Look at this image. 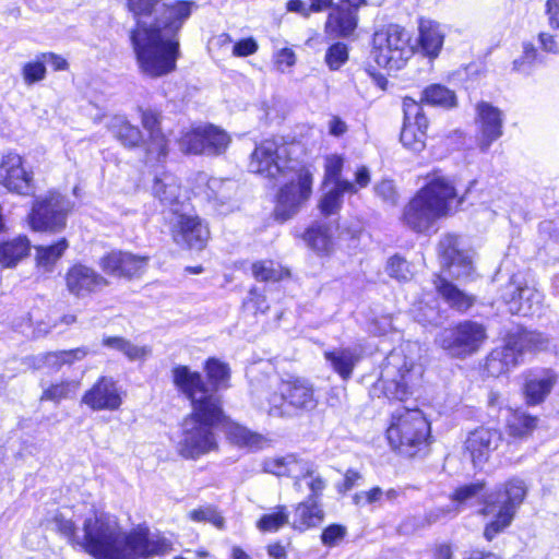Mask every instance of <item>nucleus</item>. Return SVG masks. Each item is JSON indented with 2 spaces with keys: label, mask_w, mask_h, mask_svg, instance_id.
Here are the masks:
<instances>
[{
  "label": "nucleus",
  "mask_w": 559,
  "mask_h": 559,
  "mask_svg": "<svg viewBox=\"0 0 559 559\" xmlns=\"http://www.w3.org/2000/svg\"><path fill=\"white\" fill-rule=\"evenodd\" d=\"M128 0V8L136 19L130 39L141 73L150 78L167 75L176 69L179 58L178 34L190 17L195 3L175 0Z\"/></svg>",
  "instance_id": "obj_1"
},
{
  "label": "nucleus",
  "mask_w": 559,
  "mask_h": 559,
  "mask_svg": "<svg viewBox=\"0 0 559 559\" xmlns=\"http://www.w3.org/2000/svg\"><path fill=\"white\" fill-rule=\"evenodd\" d=\"M58 531L71 543L96 559H148L173 551V543L146 530L124 532L114 516L95 514L84 521L83 536L75 535V525L62 514L55 516Z\"/></svg>",
  "instance_id": "obj_2"
},
{
  "label": "nucleus",
  "mask_w": 559,
  "mask_h": 559,
  "mask_svg": "<svg viewBox=\"0 0 559 559\" xmlns=\"http://www.w3.org/2000/svg\"><path fill=\"white\" fill-rule=\"evenodd\" d=\"M452 181L443 176H435L405 205L402 222L416 233L428 231L435 223L453 211L462 200L456 199Z\"/></svg>",
  "instance_id": "obj_3"
},
{
  "label": "nucleus",
  "mask_w": 559,
  "mask_h": 559,
  "mask_svg": "<svg viewBox=\"0 0 559 559\" xmlns=\"http://www.w3.org/2000/svg\"><path fill=\"white\" fill-rule=\"evenodd\" d=\"M412 344L394 348L385 357L374 391H381L388 399L404 401L414 393L423 377V367L412 353Z\"/></svg>",
  "instance_id": "obj_4"
},
{
  "label": "nucleus",
  "mask_w": 559,
  "mask_h": 559,
  "mask_svg": "<svg viewBox=\"0 0 559 559\" xmlns=\"http://www.w3.org/2000/svg\"><path fill=\"white\" fill-rule=\"evenodd\" d=\"M438 252L445 270L442 274L436 275L435 287L450 307L459 311H466L473 306L474 297L453 285L444 273L457 280L466 277L473 271L472 260L459 250L457 238L453 235L442 237L438 245Z\"/></svg>",
  "instance_id": "obj_5"
},
{
  "label": "nucleus",
  "mask_w": 559,
  "mask_h": 559,
  "mask_svg": "<svg viewBox=\"0 0 559 559\" xmlns=\"http://www.w3.org/2000/svg\"><path fill=\"white\" fill-rule=\"evenodd\" d=\"M223 417L222 406L193 409L181 424L178 452L185 459L195 460L217 450L213 427Z\"/></svg>",
  "instance_id": "obj_6"
},
{
  "label": "nucleus",
  "mask_w": 559,
  "mask_h": 559,
  "mask_svg": "<svg viewBox=\"0 0 559 559\" xmlns=\"http://www.w3.org/2000/svg\"><path fill=\"white\" fill-rule=\"evenodd\" d=\"M526 493L527 487L525 483L522 479L512 478L502 488L495 490L486 497L480 513L493 516L484 530V537L488 542L492 540L511 525Z\"/></svg>",
  "instance_id": "obj_7"
},
{
  "label": "nucleus",
  "mask_w": 559,
  "mask_h": 559,
  "mask_svg": "<svg viewBox=\"0 0 559 559\" xmlns=\"http://www.w3.org/2000/svg\"><path fill=\"white\" fill-rule=\"evenodd\" d=\"M429 435L430 425L418 408H397L386 430L391 447L407 456L419 452L426 445Z\"/></svg>",
  "instance_id": "obj_8"
},
{
  "label": "nucleus",
  "mask_w": 559,
  "mask_h": 559,
  "mask_svg": "<svg viewBox=\"0 0 559 559\" xmlns=\"http://www.w3.org/2000/svg\"><path fill=\"white\" fill-rule=\"evenodd\" d=\"M372 58L388 70H400L414 55L412 35L397 24H390L373 34Z\"/></svg>",
  "instance_id": "obj_9"
},
{
  "label": "nucleus",
  "mask_w": 559,
  "mask_h": 559,
  "mask_svg": "<svg viewBox=\"0 0 559 559\" xmlns=\"http://www.w3.org/2000/svg\"><path fill=\"white\" fill-rule=\"evenodd\" d=\"M486 337V329L483 324L466 320L443 330L437 343L451 357L465 358L475 354Z\"/></svg>",
  "instance_id": "obj_10"
},
{
  "label": "nucleus",
  "mask_w": 559,
  "mask_h": 559,
  "mask_svg": "<svg viewBox=\"0 0 559 559\" xmlns=\"http://www.w3.org/2000/svg\"><path fill=\"white\" fill-rule=\"evenodd\" d=\"M73 203L57 192L38 198L29 214V224L34 230L59 233L67 225V216Z\"/></svg>",
  "instance_id": "obj_11"
},
{
  "label": "nucleus",
  "mask_w": 559,
  "mask_h": 559,
  "mask_svg": "<svg viewBox=\"0 0 559 559\" xmlns=\"http://www.w3.org/2000/svg\"><path fill=\"white\" fill-rule=\"evenodd\" d=\"M288 164L286 146L275 139H266L251 153L249 170L264 178L280 180L293 171Z\"/></svg>",
  "instance_id": "obj_12"
},
{
  "label": "nucleus",
  "mask_w": 559,
  "mask_h": 559,
  "mask_svg": "<svg viewBox=\"0 0 559 559\" xmlns=\"http://www.w3.org/2000/svg\"><path fill=\"white\" fill-rule=\"evenodd\" d=\"M286 183L277 194V201L274 209L275 218L285 222L296 215L302 204L311 195L312 174L306 169L300 168L297 171H292Z\"/></svg>",
  "instance_id": "obj_13"
},
{
  "label": "nucleus",
  "mask_w": 559,
  "mask_h": 559,
  "mask_svg": "<svg viewBox=\"0 0 559 559\" xmlns=\"http://www.w3.org/2000/svg\"><path fill=\"white\" fill-rule=\"evenodd\" d=\"M171 376L176 388L190 400L192 411L222 406L219 395L210 390L200 372L179 365L173 368Z\"/></svg>",
  "instance_id": "obj_14"
},
{
  "label": "nucleus",
  "mask_w": 559,
  "mask_h": 559,
  "mask_svg": "<svg viewBox=\"0 0 559 559\" xmlns=\"http://www.w3.org/2000/svg\"><path fill=\"white\" fill-rule=\"evenodd\" d=\"M501 299L509 306L513 314L531 316L539 309L542 294L525 285L515 275L501 288Z\"/></svg>",
  "instance_id": "obj_15"
},
{
  "label": "nucleus",
  "mask_w": 559,
  "mask_h": 559,
  "mask_svg": "<svg viewBox=\"0 0 559 559\" xmlns=\"http://www.w3.org/2000/svg\"><path fill=\"white\" fill-rule=\"evenodd\" d=\"M64 284L70 295L82 299L103 290L108 281L93 267L74 263L64 274Z\"/></svg>",
  "instance_id": "obj_16"
},
{
  "label": "nucleus",
  "mask_w": 559,
  "mask_h": 559,
  "mask_svg": "<svg viewBox=\"0 0 559 559\" xmlns=\"http://www.w3.org/2000/svg\"><path fill=\"white\" fill-rule=\"evenodd\" d=\"M0 183L10 192L31 195L34 192V177L23 165L16 153H8L0 163Z\"/></svg>",
  "instance_id": "obj_17"
},
{
  "label": "nucleus",
  "mask_w": 559,
  "mask_h": 559,
  "mask_svg": "<svg viewBox=\"0 0 559 559\" xmlns=\"http://www.w3.org/2000/svg\"><path fill=\"white\" fill-rule=\"evenodd\" d=\"M475 123L477 127V146L481 152H487L491 144L503 133L502 112L487 102H479L476 105Z\"/></svg>",
  "instance_id": "obj_18"
},
{
  "label": "nucleus",
  "mask_w": 559,
  "mask_h": 559,
  "mask_svg": "<svg viewBox=\"0 0 559 559\" xmlns=\"http://www.w3.org/2000/svg\"><path fill=\"white\" fill-rule=\"evenodd\" d=\"M174 241L189 249L202 250L210 238L209 227L198 217L178 215L171 226Z\"/></svg>",
  "instance_id": "obj_19"
},
{
  "label": "nucleus",
  "mask_w": 559,
  "mask_h": 559,
  "mask_svg": "<svg viewBox=\"0 0 559 559\" xmlns=\"http://www.w3.org/2000/svg\"><path fill=\"white\" fill-rule=\"evenodd\" d=\"M501 441L502 433L500 430L478 427L468 433L464 449L474 466H480L489 460L490 455L499 448Z\"/></svg>",
  "instance_id": "obj_20"
},
{
  "label": "nucleus",
  "mask_w": 559,
  "mask_h": 559,
  "mask_svg": "<svg viewBox=\"0 0 559 559\" xmlns=\"http://www.w3.org/2000/svg\"><path fill=\"white\" fill-rule=\"evenodd\" d=\"M82 403L93 411H116L122 404L117 382L110 377H100L82 396Z\"/></svg>",
  "instance_id": "obj_21"
},
{
  "label": "nucleus",
  "mask_w": 559,
  "mask_h": 559,
  "mask_svg": "<svg viewBox=\"0 0 559 559\" xmlns=\"http://www.w3.org/2000/svg\"><path fill=\"white\" fill-rule=\"evenodd\" d=\"M100 267L109 275L133 277L141 275L147 265V257L130 252L112 251L100 260Z\"/></svg>",
  "instance_id": "obj_22"
},
{
  "label": "nucleus",
  "mask_w": 559,
  "mask_h": 559,
  "mask_svg": "<svg viewBox=\"0 0 559 559\" xmlns=\"http://www.w3.org/2000/svg\"><path fill=\"white\" fill-rule=\"evenodd\" d=\"M283 392L287 394V400L292 412H309L317 407L318 400L314 394L313 384L305 378H292L282 381Z\"/></svg>",
  "instance_id": "obj_23"
},
{
  "label": "nucleus",
  "mask_w": 559,
  "mask_h": 559,
  "mask_svg": "<svg viewBox=\"0 0 559 559\" xmlns=\"http://www.w3.org/2000/svg\"><path fill=\"white\" fill-rule=\"evenodd\" d=\"M444 27L432 20L421 19L418 24V45L424 56L435 59L443 47Z\"/></svg>",
  "instance_id": "obj_24"
},
{
  "label": "nucleus",
  "mask_w": 559,
  "mask_h": 559,
  "mask_svg": "<svg viewBox=\"0 0 559 559\" xmlns=\"http://www.w3.org/2000/svg\"><path fill=\"white\" fill-rule=\"evenodd\" d=\"M324 359L330 367L344 381H348L361 359V352L358 347H336L323 353Z\"/></svg>",
  "instance_id": "obj_25"
},
{
  "label": "nucleus",
  "mask_w": 559,
  "mask_h": 559,
  "mask_svg": "<svg viewBox=\"0 0 559 559\" xmlns=\"http://www.w3.org/2000/svg\"><path fill=\"white\" fill-rule=\"evenodd\" d=\"M557 377L550 370L532 372L524 383V396L528 405L540 404L551 392Z\"/></svg>",
  "instance_id": "obj_26"
},
{
  "label": "nucleus",
  "mask_w": 559,
  "mask_h": 559,
  "mask_svg": "<svg viewBox=\"0 0 559 559\" xmlns=\"http://www.w3.org/2000/svg\"><path fill=\"white\" fill-rule=\"evenodd\" d=\"M306 460L299 459L296 454H286L283 456L267 457L262 463L265 473L273 474L278 477L287 476L295 479L294 487L300 489L299 472Z\"/></svg>",
  "instance_id": "obj_27"
},
{
  "label": "nucleus",
  "mask_w": 559,
  "mask_h": 559,
  "mask_svg": "<svg viewBox=\"0 0 559 559\" xmlns=\"http://www.w3.org/2000/svg\"><path fill=\"white\" fill-rule=\"evenodd\" d=\"M258 408L271 417H290L293 416L287 394L283 392L282 381L275 389L265 391L257 396Z\"/></svg>",
  "instance_id": "obj_28"
},
{
  "label": "nucleus",
  "mask_w": 559,
  "mask_h": 559,
  "mask_svg": "<svg viewBox=\"0 0 559 559\" xmlns=\"http://www.w3.org/2000/svg\"><path fill=\"white\" fill-rule=\"evenodd\" d=\"M357 12L337 4L325 22V33L333 37H347L357 27Z\"/></svg>",
  "instance_id": "obj_29"
},
{
  "label": "nucleus",
  "mask_w": 559,
  "mask_h": 559,
  "mask_svg": "<svg viewBox=\"0 0 559 559\" xmlns=\"http://www.w3.org/2000/svg\"><path fill=\"white\" fill-rule=\"evenodd\" d=\"M153 193L155 198L167 206L178 205L183 197L178 178L169 173H163L155 178Z\"/></svg>",
  "instance_id": "obj_30"
},
{
  "label": "nucleus",
  "mask_w": 559,
  "mask_h": 559,
  "mask_svg": "<svg viewBox=\"0 0 559 559\" xmlns=\"http://www.w3.org/2000/svg\"><path fill=\"white\" fill-rule=\"evenodd\" d=\"M31 251V241L26 236H17L0 242V269L15 267Z\"/></svg>",
  "instance_id": "obj_31"
},
{
  "label": "nucleus",
  "mask_w": 559,
  "mask_h": 559,
  "mask_svg": "<svg viewBox=\"0 0 559 559\" xmlns=\"http://www.w3.org/2000/svg\"><path fill=\"white\" fill-rule=\"evenodd\" d=\"M323 518L324 511L319 500L306 499L296 506L292 526L295 530L304 532L321 523Z\"/></svg>",
  "instance_id": "obj_32"
},
{
  "label": "nucleus",
  "mask_w": 559,
  "mask_h": 559,
  "mask_svg": "<svg viewBox=\"0 0 559 559\" xmlns=\"http://www.w3.org/2000/svg\"><path fill=\"white\" fill-rule=\"evenodd\" d=\"M107 128L124 147L133 148L139 146L142 142L141 130L131 124L123 116H114L109 120Z\"/></svg>",
  "instance_id": "obj_33"
},
{
  "label": "nucleus",
  "mask_w": 559,
  "mask_h": 559,
  "mask_svg": "<svg viewBox=\"0 0 559 559\" xmlns=\"http://www.w3.org/2000/svg\"><path fill=\"white\" fill-rule=\"evenodd\" d=\"M227 439L240 447L249 450H260L267 444V440L260 433L249 430L247 427L237 423H228L225 427Z\"/></svg>",
  "instance_id": "obj_34"
},
{
  "label": "nucleus",
  "mask_w": 559,
  "mask_h": 559,
  "mask_svg": "<svg viewBox=\"0 0 559 559\" xmlns=\"http://www.w3.org/2000/svg\"><path fill=\"white\" fill-rule=\"evenodd\" d=\"M345 192H356L354 185L347 180H337L336 185L321 198L318 207L324 216L336 214L343 203Z\"/></svg>",
  "instance_id": "obj_35"
},
{
  "label": "nucleus",
  "mask_w": 559,
  "mask_h": 559,
  "mask_svg": "<svg viewBox=\"0 0 559 559\" xmlns=\"http://www.w3.org/2000/svg\"><path fill=\"white\" fill-rule=\"evenodd\" d=\"M69 243L66 238L60 239L51 246H37L35 247L36 266L44 273L52 272L56 263L63 255L68 249Z\"/></svg>",
  "instance_id": "obj_36"
},
{
  "label": "nucleus",
  "mask_w": 559,
  "mask_h": 559,
  "mask_svg": "<svg viewBox=\"0 0 559 559\" xmlns=\"http://www.w3.org/2000/svg\"><path fill=\"white\" fill-rule=\"evenodd\" d=\"M102 344L107 348L123 354L131 361L145 359L152 352L148 346L135 345L121 336H104Z\"/></svg>",
  "instance_id": "obj_37"
},
{
  "label": "nucleus",
  "mask_w": 559,
  "mask_h": 559,
  "mask_svg": "<svg viewBox=\"0 0 559 559\" xmlns=\"http://www.w3.org/2000/svg\"><path fill=\"white\" fill-rule=\"evenodd\" d=\"M230 142V135L225 130L213 124H204V155H221L226 152Z\"/></svg>",
  "instance_id": "obj_38"
},
{
  "label": "nucleus",
  "mask_w": 559,
  "mask_h": 559,
  "mask_svg": "<svg viewBox=\"0 0 559 559\" xmlns=\"http://www.w3.org/2000/svg\"><path fill=\"white\" fill-rule=\"evenodd\" d=\"M81 381L75 379H64L44 388L40 401H50L56 404L62 400L73 399L79 392Z\"/></svg>",
  "instance_id": "obj_39"
},
{
  "label": "nucleus",
  "mask_w": 559,
  "mask_h": 559,
  "mask_svg": "<svg viewBox=\"0 0 559 559\" xmlns=\"http://www.w3.org/2000/svg\"><path fill=\"white\" fill-rule=\"evenodd\" d=\"M511 334L523 354L546 350L550 345V340L542 332L516 329Z\"/></svg>",
  "instance_id": "obj_40"
},
{
  "label": "nucleus",
  "mask_w": 559,
  "mask_h": 559,
  "mask_svg": "<svg viewBox=\"0 0 559 559\" xmlns=\"http://www.w3.org/2000/svg\"><path fill=\"white\" fill-rule=\"evenodd\" d=\"M299 479L300 489L298 491H302V485L305 484L306 487L310 490V495L307 499L320 500L322 492L326 487V481L317 472L314 465L311 462L306 461L305 464H302V467L299 472Z\"/></svg>",
  "instance_id": "obj_41"
},
{
  "label": "nucleus",
  "mask_w": 559,
  "mask_h": 559,
  "mask_svg": "<svg viewBox=\"0 0 559 559\" xmlns=\"http://www.w3.org/2000/svg\"><path fill=\"white\" fill-rule=\"evenodd\" d=\"M204 370L211 383L210 390L215 394L216 391L229 386L230 370L227 364L216 358H209L205 361Z\"/></svg>",
  "instance_id": "obj_42"
},
{
  "label": "nucleus",
  "mask_w": 559,
  "mask_h": 559,
  "mask_svg": "<svg viewBox=\"0 0 559 559\" xmlns=\"http://www.w3.org/2000/svg\"><path fill=\"white\" fill-rule=\"evenodd\" d=\"M304 239L310 248L319 253H329L333 247L330 228L325 225H312L305 233Z\"/></svg>",
  "instance_id": "obj_43"
},
{
  "label": "nucleus",
  "mask_w": 559,
  "mask_h": 559,
  "mask_svg": "<svg viewBox=\"0 0 559 559\" xmlns=\"http://www.w3.org/2000/svg\"><path fill=\"white\" fill-rule=\"evenodd\" d=\"M421 100L432 106L452 108L456 106V95L441 84H431L423 91Z\"/></svg>",
  "instance_id": "obj_44"
},
{
  "label": "nucleus",
  "mask_w": 559,
  "mask_h": 559,
  "mask_svg": "<svg viewBox=\"0 0 559 559\" xmlns=\"http://www.w3.org/2000/svg\"><path fill=\"white\" fill-rule=\"evenodd\" d=\"M538 418L523 412H514L508 421L509 435L524 439L532 435L537 427Z\"/></svg>",
  "instance_id": "obj_45"
},
{
  "label": "nucleus",
  "mask_w": 559,
  "mask_h": 559,
  "mask_svg": "<svg viewBox=\"0 0 559 559\" xmlns=\"http://www.w3.org/2000/svg\"><path fill=\"white\" fill-rule=\"evenodd\" d=\"M178 145L185 154L204 155V124L183 131Z\"/></svg>",
  "instance_id": "obj_46"
},
{
  "label": "nucleus",
  "mask_w": 559,
  "mask_h": 559,
  "mask_svg": "<svg viewBox=\"0 0 559 559\" xmlns=\"http://www.w3.org/2000/svg\"><path fill=\"white\" fill-rule=\"evenodd\" d=\"M252 274L261 282H277L288 276L289 272L277 262L263 260L252 264Z\"/></svg>",
  "instance_id": "obj_47"
},
{
  "label": "nucleus",
  "mask_w": 559,
  "mask_h": 559,
  "mask_svg": "<svg viewBox=\"0 0 559 559\" xmlns=\"http://www.w3.org/2000/svg\"><path fill=\"white\" fill-rule=\"evenodd\" d=\"M484 489V484L480 481L461 486L451 495L453 502L452 509H457L459 513L464 507L471 506L475 499L479 497Z\"/></svg>",
  "instance_id": "obj_48"
},
{
  "label": "nucleus",
  "mask_w": 559,
  "mask_h": 559,
  "mask_svg": "<svg viewBox=\"0 0 559 559\" xmlns=\"http://www.w3.org/2000/svg\"><path fill=\"white\" fill-rule=\"evenodd\" d=\"M404 108V123H413L416 130H420L426 133L428 128V119L423 112L420 105L411 97H405L403 100Z\"/></svg>",
  "instance_id": "obj_49"
},
{
  "label": "nucleus",
  "mask_w": 559,
  "mask_h": 559,
  "mask_svg": "<svg viewBox=\"0 0 559 559\" xmlns=\"http://www.w3.org/2000/svg\"><path fill=\"white\" fill-rule=\"evenodd\" d=\"M21 74L25 85L27 86H32L46 79L47 69L43 59L40 58V53L36 55L33 60L23 64Z\"/></svg>",
  "instance_id": "obj_50"
},
{
  "label": "nucleus",
  "mask_w": 559,
  "mask_h": 559,
  "mask_svg": "<svg viewBox=\"0 0 559 559\" xmlns=\"http://www.w3.org/2000/svg\"><path fill=\"white\" fill-rule=\"evenodd\" d=\"M493 352L499 354L498 357L501 358V361H503L504 366L509 369L518 366L521 361V357L524 355L511 332L507 334L504 346Z\"/></svg>",
  "instance_id": "obj_51"
},
{
  "label": "nucleus",
  "mask_w": 559,
  "mask_h": 559,
  "mask_svg": "<svg viewBox=\"0 0 559 559\" xmlns=\"http://www.w3.org/2000/svg\"><path fill=\"white\" fill-rule=\"evenodd\" d=\"M207 195L210 199L225 204L231 197L234 191V183L229 180H223L219 178H211L207 181Z\"/></svg>",
  "instance_id": "obj_52"
},
{
  "label": "nucleus",
  "mask_w": 559,
  "mask_h": 559,
  "mask_svg": "<svg viewBox=\"0 0 559 559\" xmlns=\"http://www.w3.org/2000/svg\"><path fill=\"white\" fill-rule=\"evenodd\" d=\"M167 154L168 144L165 135L162 132H155L148 135L146 159L148 162H162L167 157Z\"/></svg>",
  "instance_id": "obj_53"
},
{
  "label": "nucleus",
  "mask_w": 559,
  "mask_h": 559,
  "mask_svg": "<svg viewBox=\"0 0 559 559\" xmlns=\"http://www.w3.org/2000/svg\"><path fill=\"white\" fill-rule=\"evenodd\" d=\"M400 139L402 144L408 150L420 152L425 147L426 133L416 130L413 123H404Z\"/></svg>",
  "instance_id": "obj_54"
},
{
  "label": "nucleus",
  "mask_w": 559,
  "mask_h": 559,
  "mask_svg": "<svg viewBox=\"0 0 559 559\" xmlns=\"http://www.w3.org/2000/svg\"><path fill=\"white\" fill-rule=\"evenodd\" d=\"M288 523L286 507L280 506L275 512L264 514L258 522V527L263 532H275Z\"/></svg>",
  "instance_id": "obj_55"
},
{
  "label": "nucleus",
  "mask_w": 559,
  "mask_h": 559,
  "mask_svg": "<svg viewBox=\"0 0 559 559\" xmlns=\"http://www.w3.org/2000/svg\"><path fill=\"white\" fill-rule=\"evenodd\" d=\"M386 273L400 282L409 281L413 277V271L409 263L400 255H393L386 263Z\"/></svg>",
  "instance_id": "obj_56"
},
{
  "label": "nucleus",
  "mask_w": 559,
  "mask_h": 559,
  "mask_svg": "<svg viewBox=\"0 0 559 559\" xmlns=\"http://www.w3.org/2000/svg\"><path fill=\"white\" fill-rule=\"evenodd\" d=\"M348 59L347 46L343 43H335L329 47L325 53V63L330 70H338Z\"/></svg>",
  "instance_id": "obj_57"
},
{
  "label": "nucleus",
  "mask_w": 559,
  "mask_h": 559,
  "mask_svg": "<svg viewBox=\"0 0 559 559\" xmlns=\"http://www.w3.org/2000/svg\"><path fill=\"white\" fill-rule=\"evenodd\" d=\"M242 306L246 310L251 311L253 314L265 313L270 308L265 296L255 287L249 290L248 296L242 302Z\"/></svg>",
  "instance_id": "obj_58"
},
{
  "label": "nucleus",
  "mask_w": 559,
  "mask_h": 559,
  "mask_svg": "<svg viewBox=\"0 0 559 559\" xmlns=\"http://www.w3.org/2000/svg\"><path fill=\"white\" fill-rule=\"evenodd\" d=\"M346 535V526L341 524H331L323 530L321 534V542L326 547H336L343 542Z\"/></svg>",
  "instance_id": "obj_59"
},
{
  "label": "nucleus",
  "mask_w": 559,
  "mask_h": 559,
  "mask_svg": "<svg viewBox=\"0 0 559 559\" xmlns=\"http://www.w3.org/2000/svg\"><path fill=\"white\" fill-rule=\"evenodd\" d=\"M459 514L457 509H452L451 506L448 507H436L428 511H426L423 514V519L420 521L423 523L427 524V527L431 526L432 524L441 521L442 519L447 516H455Z\"/></svg>",
  "instance_id": "obj_60"
},
{
  "label": "nucleus",
  "mask_w": 559,
  "mask_h": 559,
  "mask_svg": "<svg viewBox=\"0 0 559 559\" xmlns=\"http://www.w3.org/2000/svg\"><path fill=\"white\" fill-rule=\"evenodd\" d=\"M190 519L195 522H210L218 528H222L224 525V519L212 508L192 510Z\"/></svg>",
  "instance_id": "obj_61"
},
{
  "label": "nucleus",
  "mask_w": 559,
  "mask_h": 559,
  "mask_svg": "<svg viewBox=\"0 0 559 559\" xmlns=\"http://www.w3.org/2000/svg\"><path fill=\"white\" fill-rule=\"evenodd\" d=\"M342 168H343V159L340 156H336V155L329 156L325 162V181H324V183L326 185L328 182L331 181L335 186L337 180H341L338 177L342 171Z\"/></svg>",
  "instance_id": "obj_62"
},
{
  "label": "nucleus",
  "mask_w": 559,
  "mask_h": 559,
  "mask_svg": "<svg viewBox=\"0 0 559 559\" xmlns=\"http://www.w3.org/2000/svg\"><path fill=\"white\" fill-rule=\"evenodd\" d=\"M259 45L252 37L237 41L233 47V56L248 57L258 51Z\"/></svg>",
  "instance_id": "obj_63"
},
{
  "label": "nucleus",
  "mask_w": 559,
  "mask_h": 559,
  "mask_svg": "<svg viewBox=\"0 0 559 559\" xmlns=\"http://www.w3.org/2000/svg\"><path fill=\"white\" fill-rule=\"evenodd\" d=\"M295 62V52L289 48H283L278 50L274 57L275 67L281 72H284L287 68L293 67Z\"/></svg>",
  "instance_id": "obj_64"
}]
</instances>
